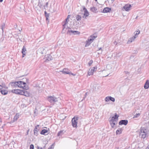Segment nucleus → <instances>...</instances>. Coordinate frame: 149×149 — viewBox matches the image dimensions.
Returning <instances> with one entry per match:
<instances>
[{
    "label": "nucleus",
    "mask_w": 149,
    "mask_h": 149,
    "mask_svg": "<svg viewBox=\"0 0 149 149\" xmlns=\"http://www.w3.org/2000/svg\"><path fill=\"white\" fill-rule=\"evenodd\" d=\"M10 84L13 87L18 86L19 87L22 88L24 90H28L29 88L28 85H26V83L24 81H19L10 82Z\"/></svg>",
    "instance_id": "f257e3e1"
},
{
    "label": "nucleus",
    "mask_w": 149,
    "mask_h": 149,
    "mask_svg": "<svg viewBox=\"0 0 149 149\" xmlns=\"http://www.w3.org/2000/svg\"><path fill=\"white\" fill-rule=\"evenodd\" d=\"M147 135V130L144 127H141L140 129L139 135L141 136L142 138L144 139L146 138Z\"/></svg>",
    "instance_id": "f03ea898"
},
{
    "label": "nucleus",
    "mask_w": 149,
    "mask_h": 149,
    "mask_svg": "<svg viewBox=\"0 0 149 149\" xmlns=\"http://www.w3.org/2000/svg\"><path fill=\"white\" fill-rule=\"evenodd\" d=\"M140 33V31L138 29L137 31H135L134 32V36L130 38L128 41V43H130L132 42V41H134L135 39L137 37L138 35Z\"/></svg>",
    "instance_id": "7ed1b4c3"
},
{
    "label": "nucleus",
    "mask_w": 149,
    "mask_h": 149,
    "mask_svg": "<svg viewBox=\"0 0 149 149\" xmlns=\"http://www.w3.org/2000/svg\"><path fill=\"white\" fill-rule=\"evenodd\" d=\"M79 117H74L72 118V125L74 127H76L77 126V120L79 119Z\"/></svg>",
    "instance_id": "20e7f679"
},
{
    "label": "nucleus",
    "mask_w": 149,
    "mask_h": 149,
    "mask_svg": "<svg viewBox=\"0 0 149 149\" xmlns=\"http://www.w3.org/2000/svg\"><path fill=\"white\" fill-rule=\"evenodd\" d=\"M47 100L50 103L55 102L58 101L57 98L53 96L48 97Z\"/></svg>",
    "instance_id": "39448f33"
},
{
    "label": "nucleus",
    "mask_w": 149,
    "mask_h": 149,
    "mask_svg": "<svg viewBox=\"0 0 149 149\" xmlns=\"http://www.w3.org/2000/svg\"><path fill=\"white\" fill-rule=\"evenodd\" d=\"M97 69L96 66L92 68H90L88 72V74L89 75H92L94 72Z\"/></svg>",
    "instance_id": "423d86ee"
},
{
    "label": "nucleus",
    "mask_w": 149,
    "mask_h": 149,
    "mask_svg": "<svg viewBox=\"0 0 149 149\" xmlns=\"http://www.w3.org/2000/svg\"><path fill=\"white\" fill-rule=\"evenodd\" d=\"M39 130V125H38L35 126L33 130L34 134L35 135L37 136L38 135V132Z\"/></svg>",
    "instance_id": "0eeeda50"
},
{
    "label": "nucleus",
    "mask_w": 149,
    "mask_h": 149,
    "mask_svg": "<svg viewBox=\"0 0 149 149\" xmlns=\"http://www.w3.org/2000/svg\"><path fill=\"white\" fill-rule=\"evenodd\" d=\"M22 90L19 89H13L11 90V92L17 94L21 95Z\"/></svg>",
    "instance_id": "6e6552de"
},
{
    "label": "nucleus",
    "mask_w": 149,
    "mask_h": 149,
    "mask_svg": "<svg viewBox=\"0 0 149 149\" xmlns=\"http://www.w3.org/2000/svg\"><path fill=\"white\" fill-rule=\"evenodd\" d=\"M104 100L106 102H109L110 100L113 102H114L115 101V98L111 96H107L105 98Z\"/></svg>",
    "instance_id": "1a4fd4ad"
},
{
    "label": "nucleus",
    "mask_w": 149,
    "mask_h": 149,
    "mask_svg": "<svg viewBox=\"0 0 149 149\" xmlns=\"http://www.w3.org/2000/svg\"><path fill=\"white\" fill-rule=\"evenodd\" d=\"M128 121L127 120H120L119 122L120 125H126L128 123Z\"/></svg>",
    "instance_id": "9d476101"
},
{
    "label": "nucleus",
    "mask_w": 149,
    "mask_h": 149,
    "mask_svg": "<svg viewBox=\"0 0 149 149\" xmlns=\"http://www.w3.org/2000/svg\"><path fill=\"white\" fill-rule=\"evenodd\" d=\"M22 95H23L26 97H29L30 95L29 92L24 90H22Z\"/></svg>",
    "instance_id": "9b49d317"
},
{
    "label": "nucleus",
    "mask_w": 149,
    "mask_h": 149,
    "mask_svg": "<svg viewBox=\"0 0 149 149\" xmlns=\"http://www.w3.org/2000/svg\"><path fill=\"white\" fill-rule=\"evenodd\" d=\"M69 19H67V18H66L65 21L62 22L63 24V31L62 32H63L64 31V29L65 28V26L66 24H67L68 22Z\"/></svg>",
    "instance_id": "f8f14e48"
},
{
    "label": "nucleus",
    "mask_w": 149,
    "mask_h": 149,
    "mask_svg": "<svg viewBox=\"0 0 149 149\" xmlns=\"http://www.w3.org/2000/svg\"><path fill=\"white\" fill-rule=\"evenodd\" d=\"M131 7V5L130 4H126L123 7L125 10L126 11H128L130 10V8Z\"/></svg>",
    "instance_id": "ddd939ff"
},
{
    "label": "nucleus",
    "mask_w": 149,
    "mask_h": 149,
    "mask_svg": "<svg viewBox=\"0 0 149 149\" xmlns=\"http://www.w3.org/2000/svg\"><path fill=\"white\" fill-rule=\"evenodd\" d=\"M71 33L74 34H80V32L77 31H73L71 30H68L67 32V34Z\"/></svg>",
    "instance_id": "4468645a"
},
{
    "label": "nucleus",
    "mask_w": 149,
    "mask_h": 149,
    "mask_svg": "<svg viewBox=\"0 0 149 149\" xmlns=\"http://www.w3.org/2000/svg\"><path fill=\"white\" fill-rule=\"evenodd\" d=\"M60 72H62L63 74H71L72 75H74L73 74L71 73H70L68 71V70L66 69V68L64 69L63 71H60Z\"/></svg>",
    "instance_id": "2eb2a0df"
},
{
    "label": "nucleus",
    "mask_w": 149,
    "mask_h": 149,
    "mask_svg": "<svg viewBox=\"0 0 149 149\" xmlns=\"http://www.w3.org/2000/svg\"><path fill=\"white\" fill-rule=\"evenodd\" d=\"M90 10L92 12L94 13H97L98 12L97 9L94 6L91 7Z\"/></svg>",
    "instance_id": "dca6fc26"
},
{
    "label": "nucleus",
    "mask_w": 149,
    "mask_h": 149,
    "mask_svg": "<svg viewBox=\"0 0 149 149\" xmlns=\"http://www.w3.org/2000/svg\"><path fill=\"white\" fill-rule=\"evenodd\" d=\"M111 11V8L108 7H106L104 8L102 12L103 13H107L110 12Z\"/></svg>",
    "instance_id": "f3484780"
},
{
    "label": "nucleus",
    "mask_w": 149,
    "mask_h": 149,
    "mask_svg": "<svg viewBox=\"0 0 149 149\" xmlns=\"http://www.w3.org/2000/svg\"><path fill=\"white\" fill-rule=\"evenodd\" d=\"M19 115L18 113H16L13 118V121H11L10 123H13L15 121L17 120L19 118Z\"/></svg>",
    "instance_id": "a211bd4d"
},
{
    "label": "nucleus",
    "mask_w": 149,
    "mask_h": 149,
    "mask_svg": "<svg viewBox=\"0 0 149 149\" xmlns=\"http://www.w3.org/2000/svg\"><path fill=\"white\" fill-rule=\"evenodd\" d=\"M144 88L145 89H148L149 88V80H147L144 85Z\"/></svg>",
    "instance_id": "6ab92c4d"
},
{
    "label": "nucleus",
    "mask_w": 149,
    "mask_h": 149,
    "mask_svg": "<svg viewBox=\"0 0 149 149\" xmlns=\"http://www.w3.org/2000/svg\"><path fill=\"white\" fill-rule=\"evenodd\" d=\"M89 13L88 11V10H86L85 11H84V16H83V17L85 19H86V17L89 16Z\"/></svg>",
    "instance_id": "aec40b11"
},
{
    "label": "nucleus",
    "mask_w": 149,
    "mask_h": 149,
    "mask_svg": "<svg viewBox=\"0 0 149 149\" xmlns=\"http://www.w3.org/2000/svg\"><path fill=\"white\" fill-rule=\"evenodd\" d=\"M52 59V57L51 56V55L49 54H47V56L46 57V61H51Z\"/></svg>",
    "instance_id": "412c9836"
},
{
    "label": "nucleus",
    "mask_w": 149,
    "mask_h": 149,
    "mask_svg": "<svg viewBox=\"0 0 149 149\" xmlns=\"http://www.w3.org/2000/svg\"><path fill=\"white\" fill-rule=\"evenodd\" d=\"M65 132V131H64V130H61L59 132H58V133L57 136H61L63 134H64Z\"/></svg>",
    "instance_id": "4be33fe9"
},
{
    "label": "nucleus",
    "mask_w": 149,
    "mask_h": 149,
    "mask_svg": "<svg viewBox=\"0 0 149 149\" xmlns=\"http://www.w3.org/2000/svg\"><path fill=\"white\" fill-rule=\"evenodd\" d=\"M0 92L1 94L3 95H6L8 93V91L5 90H1Z\"/></svg>",
    "instance_id": "5701e85b"
},
{
    "label": "nucleus",
    "mask_w": 149,
    "mask_h": 149,
    "mask_svg": "<svg viewBox=\"0 0 149 149\" xmlns=\"http://www.w3.org/2000/svg\"><path fill=\"white\" fill-rule=\"evenodd\" d=\"M48 132V131L47 130L43 129L41 131L40 134L42 135H45V134L47 133Z\"/></svg>",
    "instance_id": "b1692460"
},
{
    "label": "nucleus",
    "mask_w": 149,
    "mask_h": 149,
    "mask_svg": "<svg viewBox=\"0 0 149 149\" xmlns=\"http://www.w3.org/2000/svg\"><path fill=\"white\" fill-rule=\"evenodd\" d=\"M123 130L121 128H119L118 130H117L116 132V134H120L122 131Z\"/></svg>",
    "instance_id": "393cba45"
},
{
    "label": "nucleus",
    "mask_w": 149,
    "mask_h": 149,
    "mask_svg": "<svg viewBox=\"0 0 149 149\" xmlns=\"http://www.w3.org/2000/svg\"><path fill=\"white\" fill-rule=\"evenodd\" d=\"M45 15L46 17V20L47 21H48V22H49V19H48V17H49V13H47V12L45 11L44 12Z\"/></svg>",
    "instance_id": "a878e982"
},
{
    "label": "nucleus",
    "mask_w": 149,
    "mask_h": 149,
    "mask_svg": "<svg viewBox=\"0 0 149 149\" xmlns=\"http://www.w3.org/2000/svg\"><path fill=\"white\" fill-rule=\"evenodd\" d=\"M81 19V16L79 15H77L76 16V19L78 21H80Z\"/></svg>",
    "instance_id": "bb28decb"
},
{
    "label": "nucleus",
    "mask_w": 149,
    "mask_h": 149,
    "mask_svg": "<svg viewBox=\"0 0 149 149\" xmlns=\"http://www.w3.org/2000/svg\"><path fill=\"white\" fill-rule=\"evenodd\" d=\"M5 23H3L1 26V29L2 30V33H3V29L5 28Z\"/></svg>",
    "instance_id": "cd10ccee"
},
{
    "label": "nucleus",
    "mask_w": 149,
    "mask_h": 149,
    "mask_svg": "<svg viewBox=\"0 0 149 149\" xmlns=\"http://www.w3.org/2000/svg\"><path fill=\"white\" fill-rule=\"evenodd\" d=\"M86 44L85 46V47H86L89 46L91 43V42H90L88 40L86 41Z\"/></svg>",
    "instance_id": "c85d7f7f"
},
{
    "label": "nucleus",
    "mask_w": 149,
    "mask_h": 149,
    "mask_svg": "<svg viewBox=\"0 0 149 149\" xmlns=\"http://www.w3.org/2000/svg\"><path fill=\"white\" fill-rule=\"evenodd\" d=\"M118 117L119 116L116 113H115L114 116L112 117V118L115 119V120H116V119H118Z\"/></svg>",
    "instance_id": "c756f323"
},
{
    "label": "nucleus",
    "mask_w": 149,
    "mask_h": 149,
    "mask_svg": "<svg viewBox=\"0 0 149 149\" xmlns=\"http://www.w3.org/2000/svg\"><path fill=\"white\" fill-rule=\"evenodd\" d=\"M110 124L111 126V127L113 128H114L115 125H116V122H111L110 123Z\"/></svg>",
    "instance_id": "7c9ffc66"
},
{
    "label": "nucleus",
    "mask_w": 149,
    "mask_h": 149,
    "mask_svg": "<svg viewBox=\"0 0 149 149\" xmlns=\"http://www.w3.org/2000/svg\"><path fill=\"white\" fill-rule=\"evenodd\" d=\"M122 53L120 52H118L116 53V56L117 57H119L121 55Z\"/></svg>",
    "instance_id": "2f4dec72"
},
{
    "label": "nucleus",
    "mask_w": 149,
    "mask_h": 149,
    "mask_svg": "<svg viewBox=\"0 0 149 149\" xmlns=\"http://www.w3.org/2000/svg\"><path fill=\"white\" fill-rule=\"evenodd\" d=\"M16 33L15 32H13V36H14V37H18L17 38V41H18V39L19 38V36L17 34V33Z\"/></svg>",
    "instance_id": "473e14b6"
},
{
    "label": "nucleus",
    "mask_w": 149,
    "mask_h": 149,
    "mask_svg": "<svg viewBox=\"0 0 149 149\" xmlns=\"http://www.w3.org/2000/svg\"><path fill=\"white\" fill-rule=\"evenodd\" d=\"M26 48L24 46L22 49V53L26 52Z\"/></svg>",
    "instance_id": "72a5a7b5"
},
{
    "label": "nucleus",
    "mask_w": 149,
    "mask_h": 149,
    "mask_svg": "<svg viewBox=\"0 0 149 149\" xmlns=\"http://www.w3.org/2000/svg\"><path fill=\"white\" fill-rule=\"evenodd\" d=\"M116 121V120H115L114 119L112 118H111V119L109 120V123L113 122H115Z\"/></svg>",
    "instance_id": "f704fd0d"
},
{
    "label": "nucleus",
    "mask_w": 149,
    "mask_h": 149,
    "mask_svg": "<svg viewBox=\"0 0 149 149\" xmlns=\"http://www.w3.org/2000/svg\"><path fill=\"white\" fill-rule=\"evenodd\" d=\"M93 63V61L92 60H91L88 63V65L89 66H90Z\"/></svg>",
    "instance_id": "c9c22d12"
},
{
    "label": "nucleus",
    "mask_w": 149,
    "mask_h": 149,
    "mask_svg": "<svg viewBox=\"0 0 149 149\" xmlns=\"http://www.w3.org/2000/svg\"><path fill=\"white\" fill-rule=\"evenodd\" d=\"M140 114L139 113H137L134 115V118H137L140 115Z\"/></svg>",
    "instance_id": "e433bc0d"
},
{
    "label": "nucleus",
    "mask_w": 149,
    "mask_h": 149,
    "mask_svg": "<svg viewBox=\"0 0 149 149\" xmlns=\"http://www.w3.org/2000/svg\"><path fill=\"white\" fill-rule=\"evenodd\" d=\"M24 79H25L26 80V83H28V84H29V80L27 79H26V78H23L22 80H24ZM26 85H27L26 84Z\"/></svg>",
    "instance_id": "4c0bfd02"
},
{
    "label": "nucleus",
    "mask_w": 149,
    "mask_h": 149,
    "mask_svg": "<svg viewBox=\"0 0 149 149\" xmlns=\"http://www.w3.org/2000/svg\"><path fill=\"white\" fill-rule=\"evenodd\" d=\"M30 149H34V146L33 145L31 144L30 146Z\"/></svg>",
    "instance_id": "58836bf2"
},
{
    "label": "nucleus",
    "mask_w": 149,
    "mask_h": 149,
    "mask_svg": "<svg viewBox=\"0 0 149 149\" xmlns=\"http://www.w3.org/2000/svg\"><path fill=\"white\" fill-rule=\"evenodd\" d=\"M54 145L53 144L51 145L50 146H49L48 149H53L54 148Z\"/></svg>",
    "instance_id": "ea45409f"
},
{
    "label": "nucleus",
    "mask_w": 149,
    "mask_h": 149,
    "mask_svg": "<svg viewBox=\"0 0 149 149\" xmlns=\"http://www.w3.org/2000/svg\"><path fill=\"white\" fill-rule=\"evenodd\" d=\"M38 6L40 8H41L42 6V4L39 1L38 2Z\"/></svg>",
    "instance_id": "a19ab883"
},
{
    "label": "nucleus",
    "mask_w": 149,
    "mask_h": 149,
    "mask_svg": "<svg viewBox=\"0 0 149 149\" xmlns=\"http://www.w3.org/2000/svg\"><path fill=\"white\" fill-rule=\"evenodd\" d=\"M88 40L90 42H92L93 41V39H92L91 38H88Z\"/></svg>",
    "instance_id": "79ce46f5"
},
{
    "label": "nucleus",
    "mask_w": 149,
    "mask_h": 149,
    "mask_svg": "<svg viewBox=\"0 0 149 149\" xmlns=\"http://www.w3.org/2000/svg\"><path fill=\"white\" fill-rule=\"evenodd\" d=\"M123 73L125 74H128V75L130 74V72H129L126 71H124Z\"/></svg>",
    "instance_id": "37998d69"
},
{
    "label": "nucleus",
    "mask_w": 149,
    "mask_h": 149,
    "mask_svg": "<svg viewBox=\"0 0 149 149\" xmlns=\"http://www.w3.org/2000/svg\"><path fill=\"white\" fill-rule=\"evenodd\" d=\"M97 37V36H91V38H92V39H93V40L95 38H96Z\"/></svg>",
    "instance_id": "c03bdc74"
},
{
    "label": "nucleus",
    "mask_w": 149,
    "mask_h": 149,
    "mask_svg": "<svg viewBox=\"0 0 149 149\" xmlns=\"http://www.w3.org/2000/svg\"><path fill=\"white\" fill-rule=\"evenodd\" d=\"M48 3L47 2L46 3V5L45 6H44V7H48Z\"/></svg>",
    "instance_id": "a18cd8bd"
},
{
    "label": "nucleus",
    "mask_w": 149,
    "mask_h": 149,
    "mask_svg": "<svg viewBox=\"0 0 149 149\" xmlns=\"http://www.w3.org/2000/svg\"><path fill=\"white\" fill-rule=\"evenodd\" d=\"M22 57H24L26 55V52L22 53Z\"/></svg>",
    "instance_id": "49530a36"
},
{
    "label": "nucleus",
    "mask_w": 149,
    "mask_h": 149,
    "mask_svg": "<svg viewBox=\"0 0 149 149\" xmlns=\"http://www.w3.org/2000/svg\"><path fill=\"white\" fill-rule=\"evenodd\" d=\"M87 92H86L84 95V97L83 98V99H84L85 97H86V96L87 95Z\"/></svg>",
    "instance_id": "de8ad7c7"
},
{
    "label": "nucleus",
    "mask_w": 149,
    "mask_h": 149,
    "mask_svg": "<svg viewBox=\"0 0 149 149\" xmlns=\"http://www.w3.org/2000/svg\"><path fill=\"white\" fill-rule=\"evenodd\" d=\"M70 15H68V16L66 18L67 19H69V18L70 17Z\"/></svg>",
    "instance_id": "09e8293b"
},
{
    "label": "nucleus",
    "mask_w": 149,
    "mask_h": 149,
    "mask_svg": "<svg viewBox=\"0 0 149 149\" xmlns=\"http://www.w3.org/2000/svg\"><path fill=\"white\" fill-rule=\"evenodd\" d=\"M83 9L84 11H85L86 10H87V9L85 8V7H84Z\"/></svg>",
    "instance_id": "8fccbe9b"
},
{
    "label": "nucleus",
    "mask_w": 149,
    "mask_h": 149,
    "mask_svg": "<svg viewBox=\"0 0 149 149\" xmlns=\"http://www.w3.org/2000/svg\"><path fill=\"white\" fill-rule=\"evenodd\" d=\"M99 49L98 50H101V52H102L103 51L102 49V48H98Z\"/></svg>",
    "instance_id": "3c124183"
},
{
    "label": "nucleus",
    "mask_w": 149,
    "mask_h": 149,
    "mask_svg": "<svg viewBox=\"0 0 149 149\" xmlns=\"http://www.w3.org/2000/svg\"><path fill=\"white\" fill-rule=\"evenodd\" d=\"M3 88V87L2 86L0 85V90L1 89Z\"/></svg>",
    "instance_id": "603ef678"
},
{
    "label": "nucleus",
    "mask_w": 149,
    "mask_h": 149,
    "mask_svg": "<svg viewBox=\"0 0 149 149\" xmlns=\"http://www.w3.org/2000/svg\"><path fill=\"white\" fill-rule=\"evenodd\" d=\"M37 149H42V148L41 147L40 148H39V147L38 146Z\"/></svg>",
    "instance_id": "864d4df0"
},
{
    "label": "nucleus",
    "mask_w": 149,
    "mask_h": 149,
    "mask_svg": "<svg viewBox=\"0 0 149 149\" xmlns=\"http://www.w3.org/2000/svg\"><path fill=\"white\" fill-rule=\"evenodd\" d=\"M114 44H115V45H117V42L116 41H114Z\"/></svg>",
    "instance_id": "5fc2aeb1"
},
{
    "label": "nucleus",
    "mask_w": 149,
    "mask_h": 149,
    "mask_svg": "<svg viewBox=\"0 0 149 149\" xmlns=\"http://www.w3.org/2000/svg\"><path fill=\"white\" fill-rule=\"evenodd\" d=\"M146 149H149V145H148L147 147L146 148Z\"/></svg>",
    "instance_id": "6e6d98bb"
},
{
    "label": "nucleus",
    "mask_w": 149,
    "mask_h": 149,
    "mask_svg": "<svg viewBox=\"0 0 149 149\" xmlns=\"http://www.w3.org/2000/svg\"><path fill=\"white\" fill-rule=\"evenodd\" d=\"M45 147H46V146L45 145L43 147V148H42V149H45Z\"/></svg>",
    "instance_id": "4d7b16f0"
},
{
    "label": "nucleus",
    "mask_w": 149,
    "mask_h": 149,
    "mask_svg": "<svg viewBox=\"0 0 149 149\" xmlns=\"http://www.w3.org/2000/svg\"><path fill=\"white\" fill-rule=\"evenodd\" d=\"M29 131V130H28L27 132V134H28V132Z\"/></svg>",
    "instance_id": "13d9d810"
},
{
    "label": "nucleus",
    "mask_w": 149,
    "mask_h": 149,
    "mask_svg": "<svg viewBox=\"0 0 149 149\" xmlns=\"http://www.w3.org/2000/svg\"><path fill=\"white\" fill-rule=\"evenodd\" d=\"M114 0H111L112 3H113L114 2Z\"/></svg>",
    "instance_id": "bf43d9fd"
},
{
    "label": "nucleus",
    "mask_w": 149,
    "mask_h": 149,
    "mask_svg": "<svg viewBox=\"0 0 149 149\" xmlns=\"http://www.w3.org/2000/svg\"><path fill=\"white\" fill-rule=\"evenodd\" d=\"M23 80L22 81H24V82H25L26 83V80H25L24 79V80Z\"/></svg>",
    "instance_id": "052dcab7"
},
{
    "label": "nucleus",
    "mask_w": 149,
    "mask_h": 149,
    "mask_svg": "<svg viewBox=\"0 0 149 149\" xmlns=\"http://www.w3.org/2000/svg\"><path fill=\"white\" fill-rule=\"evenodd\" d=\"M3 0H0V2H1L3 1Z\"/></svg>",
    "instance_id": "680f3d73"
},
{
    "label": "nucleus",
    "mask_w": 149,
    "mask_h": 149,
    "mask_svg": "<svg viewBox=\"0 0 149 149\" xmlns=\"http://www.w3.org/2000/svg\"><path fill=\"white\" fill-rule=\"evenodd\" d=\"M67 29H70L71 28L70 27H67Z\"/></svg>",
    "instance_id": "e2e57ef3"
},
{
    "label": "nucleus",
    "mask_w": 149,
    "mask_h": 149,
    "mask_svg": "<svg viewBox=\"0 0 149 149\" xmlns=\"http://www.w3.org/2000/svg\"><path fill=\"white\" fill-rule=\"evenodd\" d=\"M37 110H37L36 109L35 110V112H34V113H35L36 112V110Z\"/></svg>",
    "instance_id": "0e129e2a"
},
{
    "label": "nucleus",
    "mask_w": 149,
    "mask_h": 149,
    "mask_svg": "<svg viewBox=\"0 0 149 149\" xmlns=\"http://www.w3.org/2000/svg\"><path fill=\"white\" fill-rule=\"evenodd\" d=\"M37 110H37L36 109L35 110V112H34V113H35L36 112V110Z\"/></svg>",
    "instance_id": "69168bd1"
},
{
    "label": "nucleus",
    "mask_w": 149,
    "mask_h": 149,
    "mask_svg": "<svg viewBox=\"0 0 149 149\" xmlns=\"http://www.w3.org/2000/svg\"><path fill=\"white\" fill-rule=\"evenodd\" d=\"M137 17H137H137H136V19H137Z\"/></svg>",
    "instance_id": "338daca9"
},
{
    "label": "nucleus",
    "mask_w": 149,
    "mask_h": 149,
    "mask_svg": "<svg viewBox=\"0 0 149 149\" xmlns=\"http://www.w3.org/2000/svg\"><path fill=\"white\" fill-rule=\"evenodd\" d=\"M96 2L97 1V0H95Z\"/></svg>",
    "instance_id": "774afa93"
}]
</instances>
